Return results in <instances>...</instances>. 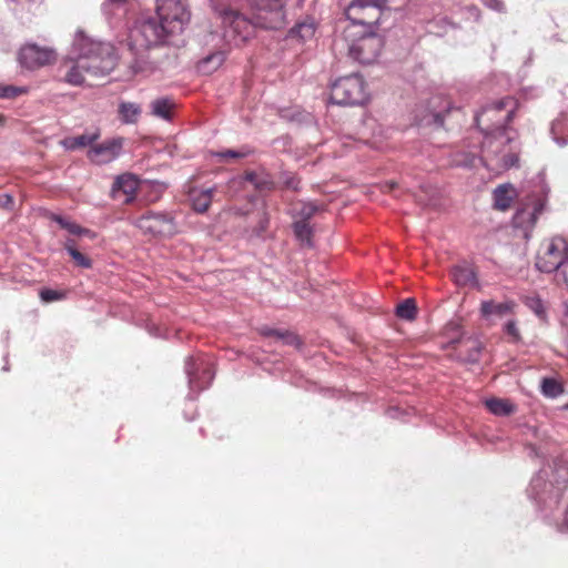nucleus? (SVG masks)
I'll return each mask as SVG.
<instances>
[{
  "label": "nucleus",
  "instance_id": "1",
  "mask_svg": "<svg viewBox=\"0 0 568 568\" xmlns=\"http://www.w3.org/2000/svg\"><path fill=\"white\" fill-rule=\"evenodd\" d=\"M155 2V14H142L129 29L128 47L133 55L130 64L133 74L149 69V49L173 43L191 18L185 0Z\"/></svg>",
  "mask_w": 568,
  "mask_h": 568
},
{
  "label": "nucleus",
  "instance_id": "2",
  "mask_svg": "<svg viewBox=\"0 0 568 568\" xmlns=\"http://www.w3.org/2000/svg\"><path fill=\"white\" fill-rule=\"evenodd\" d=\"M210 0L223 27V39L229 45L239 47L248 40L255 28L280 29L285 22L286 0H246L254 10L252 18Z\"/></svg>",
  "mask_w": 568,
  "mask_h": 568
},
{
  "label": "nucleus",
  "instance_id": "3",
  "mask_svg": "<svg viewBox=\"0 0 568 568\" xmlns=\"http://www.w3.org/2000/svg\"><path fill=\"white\" fill-rule=\"evenodd\" d=\"M568 488V464L556 462L541 468L531 478L527 496L536 507L538 516L547 524L555 520V511Z\"/></svg>",
  "mask_w": 568,
  "mask_h": 568
},
{
  "label": "nucleus",
  "instance_id": "4",
  "mask_svg": "<svg viewBox=\"0 0 568 568\" xmlns=\"http://www.w3.org/2000/svg\"><path fill=\"white\" fill-rule=\"evenodd\" d=\"M516 110V101L506 97L481 109L475 114V122L480 126L485 120L491 121L493 124L485 132L483 141L484 158H498L500 146L511 142L513 136L509 134L508 123L513 120Z\"/></svg>",
  "mask_w": 568,
  "mask_h": 568
},
{
  "label": "nucleus",
  "instance_id": "5",
  "mask_svg": "<svg viewBox=\"0 0 568 568\" xmlns=\"http://www.w3.org/2000/svg\"><path fill=\"white\" fill-rule=\"evenodd\" d=\"M385 0H352L345 10L348 24L343 30V38L349 39L364 31H376Z\"/></svg>",
  "mask_w": 568,
  "mask_h": 568
},
{
  "label": "nucleus",
  "instance_id": "6",
  "mask_svg": "<svg viewBox=\"0 0 568 568\" xmlns=\"http://www.w3.org/2000/svg\"><path fill=\"white\" fill-rule=\"evenodd\" d=\"M536 268L544 273L558 272L568 287V243L562 236L541 243L536 257Z\"/></svg>",
  "mask_w": 568,
  "mask_h": 568
},
{
  "label": "nucleus",
  "instance_id": "7",
  "mask_svg": "<svg viewBox=\"0 0 568 568\" xmlns=\"http://www.w3.org/2000/svg\"><path fill=\"white\" fill-rule=\"evenodd\" d=\"M106 59L111 61V71H113L116 57L114 48L110 43L95 41L82 31L75 33L67 60H84L90 61V64H101Z\"/></svg>",
  "mask_w": 568,
  "mask_h": 568
},
{
  "label": "nucleus",
  "instance_id": "8",
  "mask_svg": "<svg viewBox=\"0 0 568 568\" xmlns=\"http://www.w3.org/2000/svg\"><path fill=\"white\" fill-rule=\"evenodd\" d=\"M548 193L547 183L542 176H538L534 190L527 195L526 202L514 214V226L525 231L532 229L546 207Z\"/></svg>",
  "mask_w": 568,
  "mask_h": 568
},
{
  "label": "nucleus",
  "instance_id": "9",
  "mask_svg": "<svg viewBox=\"0 0 568 568\" xmlns=\"http://www.w3.org/2000/svg\"><path fill=\"white\" fill-rule=\"evenodd\" d=\"M341 41L345 42L349 58L362 64L375 62L384 45L383 38L376 31L359 32L349 39H344L342 34L335 40V45Z\"/></svg>",
  "mask_w": 568,
  "mask_h": 568
},
{
  "label": "nucleus",
  "instance_id": "10",
  "mask_svg": "<svg viewBox=\"0 0 568 568\" xmlns=\"http://www.w3.org/2000/svg\"><path fill=\"white\" fill-rule=\"evenodd\" d=\"M331 102L337 105H359L368 100L364 79L354 73L335 80L331 85Z\"/></svg>",
  "mask_w": 568,
  "mask_h": 568
},
{
  "label": "nucleus",
  "instance_id": "11",
  "mask_svg": "<svg viewBox=\"0 0 568 568\" xmlns=\"http://www.w3.org/2000/svg\"><path fill=\"white\" fill-rule=\"evenodd\" d=\"M184 371L190 387L187 398L194 400L200 392L211 385L214 378L213 364L209 357L203 355L189 356L185 359Z\"/></svg>",
  "mask_w": 568,
  "mask_h": 568
},
{
  "label": "nucleus",
  "instance_id": "12",
  "mask_svg": "<svg viewBox=\"0 0 568 568\" xmlns=\"http://www.w3.org/2000/svg\"><path fill=\"white\" fill-rule=\"evenodd\" d=\"M134 225L152 236H172L178 231L174 217L165 212L149 211L139 216Z\"/></svg>",
  "mask_w": 568,
  "mask_h": 568
},
{
  "label": "nucleus",
  "instance_id": "13",
  "mask_svg": "<svg viewBox=\"0 0 568 568\" xmlns=\"http://www.w3.org/2000/svg\"><path fill=\"white\" fill-rule=\"evenodd\" d=\"M72 63L64 80L71 85H82L85 82V75L104 77L111 72V61L104 60L101 64H90V61L84 60H68Z\"/></svg>",
  "mask_w": 568,
  "mask_h": 568
},
{
  "label": "nucleus",
  "instance_id": "14",
  "mask_svg": "<svg viewBox=\"0 0 568 568\" xmlns=\"http://www.w3.org/2000/svg\"><path fill=\"white\" fill-rule=\"evenodd\" d=\"M55 60V51L49 47L36 43H26L18 53V61L22 68L36 70Z\"/></svg>",
  "mask_w": 568,
  "mask_h": 568
},
{
  "label": "nucleus",
  "instance_id": "15",
  "mask_svg": "<svg viewBox=\"0 0 568 568\" xmlns=\"http://www.w3.org/2000/svg\"><path fill=\"white\" fill-rule=\"evenodd\" d=\"M123 139L112 138L100 144L93 145L88 151L89 160L98 165H103L115 161L122 153Z\"/></svg>",
  "mask_w": 568,
  "mask_h": 568
},
{
  "label": "nucleus",
  "instance_id": "16",
  "mask_svg": "<svg viewBox=\"0 0 568 568\" xmlns=\"http://www.w3.org/2000/svg\"><path fill=\"white\" fill-rule=\"evenodd\" d=\"M138 187L139 180L133 174L125 173L114 180L111 194L115 200L130 203L133 201Z\"/></svg>",
  "mask_w": 568,
  "mask_h": 568
},
{
  "label": "nucleus",
  "instance_id": "17",
  "mask_svg": "<svg viewBox=\"0 0 568 568\" xmlns=\"http://www.w3.org/2000/svg\"><path fill=\"white\" fill-rule=\"evenodd\" d=\"M131 6L129 0H104L101 9L110 26L119 27L128 18Z\"/></svg>",
  "mask_w": 568,
  "mask_h": 568
},
{
  "label": "nucleus",
  "instance_id": "18",
  "mask_svg": "<svg viewBox=\"0 0 568 568\" xmlns=\"http://www.w3.org/2000/svg\"><path fill=\"white\" fill-rule=\"evenodd\" d=\"M550 133L557 145L561 148L568 145V109L561 111L552 121Z\"/></svg>",
  "mask_w": 568,
  "mask_h": 568
},
{
  "label": "nucleus",
  "instance_id": "19",
  "mask_svg": "<svg viewBox=\"0 0 568 568\" xmlns=\"http://www.w3.org/2000/svg\"><path fill=\"white\" fill-rule=\"evenodd\" d=\"M516 307L514 301H505L503 303H495L494 301H483L480 304V314L483 317L488 318L493 315L505 316L513 314Z\"/></svg>",
  "mask_w": 568,
  "mask_h": 568
},
{
  "label": "nucleus",
  "instance_id": "20",
  "mask_svg": "<svg viewBox=\"0 0 568 568\" xmlns=\"http://www.w3.org/2000/svg\"><path fill=\"white\" fill-rule=\"evenodd\" d=\"M244 180L253 184V186L260 192L272 191L276 186L272 175L264 169L246 172Z\"/></svg>",
  "mask_w": 568,
  "mask_h": 568
},
{
  "label": "nucleus",
  "instance_id": "21",
  "mask_svg": "<svg viewBox=\"0 0 568 568\" xmlns=\"http://www.w3.org/2000/svg\"><path fill=\"white\" fill-rule=\"evenodd\" d=\"M485 406L489 413L498 417L509 416L516 412V405L505 398H488L485 400Z\"/></svg>",
  "mask_w": 568,
  "mask_h": 568
},
{
  "label": "nucleus",
  "instance_id": "22",
  "mask_svg": "<svg viewBox=\"0 0 568 568\" xmlns=\"http://www.w3.org/2000/svg\"><path fill=\"white\" fill-rule=\"evenodd\" d=\"M494 206L500 211L510 207L515 191L510 184H500L494 190Z\"/></svg>",
  "mask_w": 568,
  "mask_h": 568
},
{
  "label": "nucleus",
  "instance_id": "23",
  "mask_svg": "<svg viewBox=\"0 0 568 568\" xmlns=\"http://www.w3.org/2000/svg\"><path fill=\"white\" fill-rule=\"evenodd\" d=\"M214 189L193 190L190 194L194 211L204 213L211 205Z\"/></svg>",
  "mask_w": 568,
  "mask_h": 568
},
{
  "label": "nucleus",
  "instance_id": "24",
  "mask_svg": "<svg viewBox=\"0 0 568 568\" xmlns=\"http://www.w3.org/2000/svg\"><path fill=\"white\" fill-rule=\"evenodd\" d=\"M523 303L535 316L542 323H548V311L544 300L537 294L527 295L523 298Z\"/></svg>",
  "mask_w": 568,
  "mask_h": 568
},
{
  "label": "nucleus",
  "instance_id": "25",
  "mask_svg": "<svg viewBox=\"0 0 568 568\" xmlns=\"http://www.w3.org/2000/svg\"><path fill=\"white\" fill-rule=\"evenodd\" d=\"M174 105L173 100L169 98L155 99L150 104L151 114L164 121H171Z\"/></svg>",
  "mask_w": 568,
  "mask_h": 568
},
{
  "label": "nucleus",
  "instance_id": "26",
  "mask_svg": "<svg viewBox=\"0 0 568 568\" xmlns=\"http://www.w3.org/2000/svg\"><path fill=\"white\" fill-rule=\"evenodd\" d=\"M100 138L99 131L70 136L62 141V145L70 151L92 145Z\"/></svg>",
  "mask_w": 568,
  "mask_h": 568
},
{
  "label": "nucleus",
  "instance_id": "27",
  "mask_svg": "<svg viewBox=\"0 0 568 568\" xmlns=\"http://www.w3.org/2000/svg\"><path fill=\"white\" fill-rule=\"evenodd\" d=\"M452 276L458 286H477L476 273L473 268L465 265H456L452 268Z\"/></svg>",
  "mask_w": 568,
  "mask_h": 568
},
{
  "label": "nucleus",
  "instance_id": "28",
  "mask_svg": "<svg viewBox=\"0 0 568 568\" xmlns=\"http://www.w3.org/2000/svg\"><path fill=\"white\" fill-rule=\"evenodd\" d=\"M225 60V53L223 51H215L197 63V70L204 74H211L217 70Z\"/></svg>",
  "mask_w": 568,
  "mask_h": 568
},
{
  "label": "nucleus",
  "instance_id": "29",
  "mask_svg": "<svg viewBox=\"0 0 568 568\" xmlns=\"http://www.w3.org/2000/svg\"><path fill=\"white\" fill-rule=\"evenodd\" d=\"M225 60V53L223 51H215L197 63V70L204 74H211L217 70Z\"/></svg>",
  "mask_w": 568,
  "mask_h": 568
},
{
  "label": "nucleus",
  "instance_id": "30",
  "mask_svg": "<svg viewBox=\"0 0 568 568\" xmlns=\"http://www.w3.org/2000/svg\"><path fill=\"white\" fill-rule=\"evenodd\" d=\"M315 23L313 20L303 21L295 24L288 32L290 39H297L301 42H305L312 39L315 34Z\"/></svg>",
  "mask_w": 568,
  "mask_h": 568
},
{
  "label": "nucleus",
  "instance_id": "31",
  "mask_svg": "<svg viewBox=\"0 0 568 568\" xmlns=\"http://www.w3.org/2000/svg\"><path fill=\"white\" fill-rule=\"evenodd\" d=\"M141 114V108L134 102H121L119 104V118L122 123L133 124L138 122Z\"/></svg>",
  "mask_w": 568,
  "mask_h": 568
},
{
  "label": "nucleus",
  "instance_id": "32",
  "mask_svg": "<svg viewBox=\"0 0 568 568\" xmlns=\"http://www.w3.org/2000/svg\"><path fill=\"white\" fill-rule=\"evenodd\" d=\"M293 231L294 235L301 244L306 245L308 247L313 246V229L310 223H305L303 221H294L293 222Z\"/></svg>",
  "mask_w": 568,
  "mask_h": 568
},
{
  "label": "nucleus",
  "instance_id": "33",
  "mask_svg": "<svg viewBox=\"0 0 568 568\" xmlns=\"http://www.w3.org/2000/svg\"><path fill=\"white\" fill-rule=\"evenodd\" d=\"M262 334L264 336H275L277 339L282 341L285 345H292L295 347L301 346V341L297 335L290 332H281L273 328H263Z\"/></svg>",
  "mask_w": 568,
  "mask_h": 568
},
{
  "label": "nucleus",
  "instance_id": "34",
  "mask_svg": "<svg viewBox=\"0 0 568 568\" xmlns=\"http://www.w3.org/2000/svg\"><path fill=\"white\" fill-rule=\"evenodd\" d=\"M417 307L413 298H406L400 302L396 307L397 317L405 321H413L416 318Z\"/></svg>",
  "mask_w": 568,
  "mask_h": 568
},
{
  "label": "nucleus",
  "instance_id": "35",
  "mask_svg": "<svg viewBox=\"0 0 568 568\" xmlns=\"http://www.w3.org/2000/svg\"><path fill=\"white\" fill-rule=\"evenodd\" d=\"M320 211V206L313 202H303L294 217L295 221H303L310 223V220Z\"/></svg>",
  "mask_w": 568,
  "mask_h": 568
},
{
  "label": "nucleus",
  "instance_id": "36",
  "mask_svg": "<svg viewBox=\"0 0 568 568\" xmlns=\"http://www.w3.org/2000/svg\"><path fill=\"white\" fill-rule=\"evenodd\" d=\"M541 393L546 397L556 398L562 393V387L554 378H544L541 382Z\"/></svg>",
  "mask_w": 568,
  "mask_h": 568
},
{
  "label": "nucleus",
  "instance_id": "37",
  "mask_svg": "<svg viewBox=\"0 0 568 568\" xmlns=\"http://www.w3.org/2000/svg\"><path fill=\"white\" fill-rule=\"evenodd\" d=\"M467 344V354L463 357V361L468 364L478 363L481 353V344L477 339H469Z\"/></svg>",
  "mask_w": 568,
  "mask_h": 568
},
{
  "label": "nucleus",
  "instance_id": "38",
  "mask_svg": "<svg viewBox=\"0 0 568 568\" xmlns=\"http://www.w3.org/2000/svg\"><path fill=\"white\" fill-rule=\"evenodd\" d=\"M547 525L554 527L559 532H568V507L565 513H561L558 507L555 511V520H549Z\"/></svg>",
  "mask_w": 568,
  "mask_h": 568
},
{
  "label": "nucleus",
  "instance_id": "39",
  "mask_svg": "<svg viewBox=\"0 0 568 568\" xmlns=\"http://www.w3.org/2000/svg\"><path fill=\"white\" fill-rule=\"evenodd\" d=\"M420 126H435L442 128L444 125V115L442 112L429 111L423 118H420L417 122Z\"/></svg>",
  "mask_w": 568,
  "mask_h": 568
},
{
  "label": "nucleus",
  "instance_id": "40",
  "mask_svg": "<svg viewBox=\"0 0 568 568\" xmlns=\"http://www.w3.org/2000/svg\"><path fill=\"white\" fill-rule=\"evenodd\" d=\"M280 181L283 184V186L287 190H292L295 192L301 190V180L296 174L292 172L282 171L280 173Z\"/></svg>",
  "mask_w": 568,
  "mask_h": 568
},
{
  "label": "nucleus",
  "instance_id": "41",
  "mask_svg": "<svg viewBox=\"0 0 568 568\" xmlns=\"http://www.w3.org/2000/svg\"><path fill=\"white\" fill-rule=\"evenodd\" d=\"M39 296L44 303H52L57 301H62L67 297V293L64 291H58L52 288H42L39 293Z\"/></svg>",
  "mask_w": 568,
  "mask_h": 568
},
{
  "label": "nucleus",
  "instance_id": "42",
  "mask_svg": "<svg viewBox=\"0 0 568 568\" xmlns=\"http://www.w3.org/2000/svg\"><path fill=\"white\" fill-rule=\"evenodd\" d=\"M504 333L510 337L513 343H519L521 341V335L517 325V321L511 318L508 320L503 327Z\"/></svg>",
  "mask_w": 568,
  "mask_h": 568
},
{
  "label": "nucleus",
  "instance_id": "43",
  "mask_svg": "<svg viewBox=\"0 0 568 568\" xmlns=\"http://www.w3.org/2000/svg\"><path fill=\"white\" fill-rule=\"evenodd\" d=\"M51 220L54 221L55 223H58L62 229L67 230L70 234H72V235L78 234V231L80 227L79 224L71 222V221L67 220L65 217L58 215V214H52Z\"/></svg>",
  "mask_w": 568,
  "mask_h": 568
},
{
  "label": "nucleus",
  "instance_id": "44",
  "mask_svg": "<svg viewBox=\"0 0 568 568\" xmlns=\"http://www.w3.org/2000/svg\"><path fill=\"white\" fill-rule=\"evenodd\" d=\"M521 428H523V434L526 437H532V438L538 439V440H544L546 438V432L542 430L537 425L525 424V425L521 426Z\"/></svg>",
  "mask_w": 568,
  "mask_h": 568
},
{
  "label": "nucleus",
  "instance_id": "45",
  "mask_svg": "<svg viewBox=\"0 0 568 568\" xmlns=\"http://www.w3.org/2000/svg\"><path fill=\"white\" fill-rule=\"evenodd\" d=\"M26 92L24 88L14 85H2L0 87V99H13Z\"/></svg>",
  "mask_w": 568,
  "mask_h": 568
},
{
  "label": "nucleus",
  "instance_id": "46",
  "mask_svg": "<svg viewBox=\"0 0 568 568\" xmlns=\"http://www.w3.org/2000/svg\"><path fill=\"white\" fill-rule=\"evenodd\" d=\"M251 153V151H235V150H226L216 152L214 155L221 160H227V159H239V158H245Z\"/></svg>",
  "mask_w": 568,
  "mask_h": 568
},
{
  "label": "nucleus",
  "instance_id": "47",
  "mask_svg": "<svg viewBox=\"0 0 568 568\" xmlns=\"http://www.w3.org/2000/svg\"><path fill=\"white\" fill-rule=\"evenodd\" d=\"M70 256L72 257V260L74 261V263L78 266H80L82 268H91L92 267V261L88 256H85L84 254L79 252L78 250L72 251V254H70Z\"/></svg>",
  "mask_w": 568,
  "mask_h": 568
},
{
  "label": "nucleus",
  "instance_id": "48",
  "mask_svg": "<svg viewBox=\"0 0 568 568\" xmlns=\"http://www.w3.org/2000/svg\"><path fill=\"white\" fill-rule=\"evenodd\" d=\"M477 161H481V159H478L476 155L473 154V155H466L465 159H463V160H456L455 163L458 166L473 168L476 165Z\"/></svg>",
  "mask_w": 568,
  "mask_h": 568
},
{
  "label": "nucleus",
  "instance_id": "49",
  "mask_svg": "<svg viewBox=\"0 0 568 568\" xmlns=\"http://www.w3.org/2000/svg\"><path fill=\"white\" fill-rule=\"evenodd\" d=\"M484 4L496 12L506 11V6L501 0H484Z\"/></svg>",
  "mask_w": 568,
  "mask_h": 568
},
{
  "label": "nucleus",
  "instance_id": "50",
  "mask_svg": "<svg viewBox=\"0 0 568 568\" xmlns=\"http://www.w3.org/2000/svg\"><path fill=\"white\" fill-rule=\"evenodd\" d=\"M518 163V156L513 153H508L501 156V166L505 169H509L515 166Z\"/></svg>",
  "mask_w": 568,
  "mask_h": 568
},
{
  "label": "nucleus",
  "instance_id": "51",
  "mask_svg": "<svg viewBox=\"0 0 568 568\" xmlns=\"http://www.w3.org/2000/svg\"><path fill=\"white\" fill-rule=\"evenodd\" d=\"M13 204V199L10 194L0 195V206L10 207Z\"/></svg>",
  "mask_w": 568,
  "mask_h": 568
},
{
  "label": "nucleus",
  "instance_id": "52",
  "mask_svg": "<svg viewBox=\"0 0 568 568\" xmlns=\"http://www.w3.org/2000/svg\"><path fill=\"white\" fill-rule=\"evenodd\" d=\"M64 250L69 255L72 254V251H77L75 241L72 239H67L64 242Z\"/></svg>",
  "mask_w": 568,
  "mask_h": 568
},
{
  "label": "nucleus",
  "instance_id": "53",
  "mask_svg": "<svg viewBox=\"0 0 568 568\" xmlns=\"http://www.w3.org/2000/svg\"><path fill=\"white\" fill-rule=\"evenodd\" d=\"M77 235L78 236H88V237H91V239L95 237V234L91 230L82 227V226L79 227V231H78Z\"/></svg>",
  "mask_w": 568,
  "mask_h": 568
},
{
  "label": "nucleus",
  "instance_id": "54",
  "mask_svg": "<svg viewBox=\"0 0 568 568\" xmlns=\"http://www.w3.org/2000/svg\"><path fill=\"white\" fill-rule=\"evenodd\" d=\"M526 449L528 452V455L531 456V457H539L540 456L537 446L534 445V444H528L526 446Z\"/></svg>",
  "mask_w": 568,
  "mask_h": 568
},
{
  "label": "nucleus",
  "instance_id": "55",
  "mask_svg": "<svg viewBox=\"0 0 568 568\" xmlns=\"http://www.w3.org/2000/svg\"><path fill=\"white\" fill-rule=\"evenodd\" d=\"M467 10L470 13V16L474 17L475 20H479L480 13H479L478 8H476V7H468Z\"/></svg>",
  "mask_w": 568,
  "mask_h": 568
},
{
  "label": "nucleus",
  "instance_id": "56",
  "mask_svg": "<svg viewBox=\"0 0 568 568\" xmlns=\"http://www.w3.org/2000/svg\"><path fill=\"white\" fill-rule=\"evenodd\" d=\"M386 413L389 417L395 418L397 417L399 409L397 407H389Z\"/></svg>",
  "mask_w": 568,
  "mask_h": 568
},
{
  "label": "nucleus",
  "instance_id": "57",
  "mask_svg": "<svg viewBox=\"0 0 568 568\" xmlns=\"http://www.w3.org/2000/svg\"><path fill=\"white\" fill-rule=\"evenodd\" d=\"M440 22L453 27V24L446 18H443Z\"/></svg>",
  "mask_w": 568,
  "mask_h": 568
},
{
  "label": "nucleus",
  "instance_id": "58",
  "mask_svg": "<svg viewBox=\"0 0 568 568\" xmlns=\"http://www.w3.org/2000/svg\"><path fill=\"white\" fill-rule=\"evenodd\" d=\"M150 333H151L152 335H154L155 337H160V336H161V335H160V334H158L156 332H153V328H150Z\"/></svg>",
  "mask_w": 568,
  "mask_h": 568
},
{
  "label": "nucleus",
  "instance_id": "59",
  "mask_svg": "<svg viewBox=\"0 0 568 568\" xmlns=\"http://www.w3.org/2000/svg\"><path fill=\"white\" fill-rule=\"evenodd\" d=\"M2 369L6 371V372L9 371L8 365H4Z\"/></svg>",
  "mask_w": 568,
  "mask_h": 568
},
{
  "label": "nucleus",
  "instance_id": "60",
  "mask_svg": "<svg viewBox=\"0 0 568 568\" xmlns=\"http://www.w3.org/2000/svg\"><path fill=\"white\" fill-rule=\"evenodd\" d=\"M266 223H267V220H265V223L262 224V229H265Z\"/></svg>",
  "mask_w": 568,
  "mask_h": 568
}]
</instances>
